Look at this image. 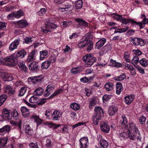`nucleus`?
I'll return each instance as SVG.
<instances>
[{"label": "nucleus", "instance_id": "obj_1", "mask_svg": "<svg viewBox=\"0 0 148 148\" xmlns=\"http://www.w3.org/2000/svg\"><path fill=\"white\" fill-rule=\"evenodd\" d=\"M26 52L23 50L18 51L17 53H14L11 55L9 57H8L3 58L0 57V64H3L5 62H8V64H10L11 66H13L16 64L17 61L16 59L19 57L23 58L26 55Z\"/></svg>", "mask_w": 148, "mask_h": 148}, {"label": "nucleus", "instance_id": "obj_2", "mask_svg": "<svg viewBox=\"0 0 148 148\" xmlns=\"http://www.w3.org/2000/svg\"><path fill=\"white\" fill-rule=\"evenodd\" d=\"M127 132L129 133L130 138L133 140L137 139L138 140L141 141V137L140 135V132L133 123H129L126 127Z\"/></svg>", "mask_w": 148, "mask_h": 148}, {"label": "nucleus", "instance_id": "obj_3", "mask_svg": "<svg viewBox=\"0 0 148 148\" xmlns=\"http://www.w3.org/2000/svg\"><path fill=\"white\" fill-rule=\"evenodd\" d=\"M95 114L93 116L92 119L93 123L95 125L98 124L99 121L101 119V116L103 114V111L102 108L100 107H96L95 109Z\"/></svg>", "mask_w": 148, "mask_h": 148}, {"label": "nucleus", "instance_id": "obj_4", "mask_svg": "<svg viewBox=\"0 0 148 148\" xmlns=\"http://www.w3.org/2000/svg\"><path fill=\"white\" fill-rule=\"evenodd\" d=\"M112 14L113 15V16L114 19L121 22L122 24L126 25L130 22L132 25H136V23H137V22L132 19H127L123 17L121 15L117 13H113Z\"/></svg>", "mask_w": 148, "mask_h": 148}, {"label": "nucleus", "instance_id": "obj_5", "mask_svg": "<svg viewBox=\"0 0 148 148\" xmlns=\"http://www.w3.org/2000/svg\"><path fill=\"white\" fill-rule=\"evenodd\" d=\"M78 46L80 48L87 47V51L89 52L93 47V43L92 41L86 40L82 41L78 44Z\"/></svg>", "mask_w": 148, "mask_h": 148}, {"label": "nucleus", "instance_id": "obj_6", "mask_svg": "<svg viewBox=\"0 0 148 148\" xmlns=\"http://www.w3.org/2000/svg\"><path fill=\"white\" fill-rule=\"evenodd\" d=\"M83 60L86 63L92 65L97 60V58L91 54H87L83 57Z\"/></svg>", "mask_w": 148, "mask_h": 148}, {"label": "nucleus", "instance_id": "obj_7", "mask_svg": "<svg viewBox=\"0 0 148 148\" xmlns=\"http://www.w3.org/2000/svg\"><path fill=\"white\" fill-rule=\"evenodd\" d=\"M57 27V25L54 23H48L44 27L41 28V31L45 33H47L52 29H55Z\"/></svg>", "mask_w": 148, "mask_h": 148}, {"label": "nucleus", "instance_id": "obj_8", "mask_svg": "<svg viewBox=\"0 0 148 148\" xmlns=\"http://www.w3.org/2000/svg\"><path fill=\"white\" fill-rule=\"evenodd\" d=\"M2 114L4 121H9L12 119L10 112L5 108L3 109L2 112Z\"/></svg>", "mask_w": 148, "mask_h": 148}, {"label": "nucleus", "instance_id": "obj_9", "mask_svg": "<svg viewBox=\"0 0 148 148\" xmlns=\"http://www.w3.org/2000/svg\"><path fill=\"white\" fill-rule=\"evenodd\" d=\"M0 76L4 81H10L13 79V77L11 74L6 73H2L0 75Z\"/></svg>", "mask_w": 148, "mask_h": 148}, {"label": "nucleus", "instance_id": "obj_10", "mask_svg": "<svg viewBox=\"0 0 148 148\" xmlns=\"http://www.w3.org/2000/svg\"><path fill=\"white\" fill-rule=\"evenodd\" d=\"M4 88L5 92L10 96H12L15 93V90L12 88V86L9 85L4 87Z\"/></svg>", "mask_w": 148, "mask_h": 148}, {"label": "nucleus", "instance_id": "obj_11", "mask_svg": "<svg viewBox=\"0 0 148 148\" xmlns=\"http://www.w3.org/2000/svg\"><path fill=\"white\" fill-rule=\"evenodd\" d=\"M28 67L30 70L36 71L39 69V65L38 62H33L29 65Z\"/></svg>", "mask_w": 148, "mask_h": 148}, {"label": "nucleus", "instance_id": "obj_12", "mask_svg": "<svg viewBox=\"0 0 148 148\" xmlns=\"http://www.w3.org/2000/svg\"><path fill=\"white\" fill-rule=\"evenodd\" d=\"M28 79L29 80H31L33 84H36L41 82L43 78L42 75H40L31 77H29Z\"/></svg>", "mask_w": 148, "mask_h": 148}, {"label": "nucleus", "instance_id": "obj_13", "mask_svg": "<svg viewBox=\"0 0 148 148\" xmlns=\"http://www.w3.org/2000/svg\"><path fill=\"white\" fill-rule=\"evenodd\" d=\"M19 43V40L18 39L15 40L10 45L9 47V50L11 51H12L17 49V46Z\"/></svg>", "mask_w": 148, "mask_h": 148}, {"label": "nucleus", "instance_id": "obj_14", "mask_svg": "<svg viewBox=\"0 0 148 148\" xmlns=\"http://www.w3.org/2000/svg\"><path fill=\"white\" fill-rule=\"evenodd\" d=\"M21 110L22 115L25 117H27L30 115V112L29 109L24 106L22 107L21 108Z\"/></svg>", "mask_w": 148, "mask_h": 148}, {"label": "nucleus", "instance_id": "obj_15", "mask_svg": "<svg viewBox=\"0 0 148 148\" xmlns=\"http://www.w3.org/2000/svg\"><path fill=\"white\" fill-rule=\"evenodd\" d=\"M131 42L135 45H140V46L143 45V41L141 39L138 38H132Z\"/></svg>", "mask_w": 148, "mask_h": 148}, {"label": "nucleus", "instance_id": "obj_16", "mask_svg": "<svg viewBox=\"0 0 148 148\" xmlns=\"http://www.w3.org/2000/svg\"><path fill=\"white\" fill-rule=\"evenodd\" d=\"M100 128L102 131L106 133L109 132L110 128L109 126L106 123H103L100 126Z\"/></svg>", "mask_w": 148, "mask_h": 148}, {"label": "nucleus", "instance_id": "obj_17", "mask_svg": "<svg viewBox=\"0 0 148 148\" xmlns=\"http://www.w3.org/2000/svg\"><path fill=\"white\" fill-rule=\"evenodd\" d=\"M106 42V38H101L96 43L95 45L96 48L98 49L101 48L104 45Z\"/></svg>", "mask_w": 148, "mask_h": 148}, {"label": "nucleus", "instance_id": "obj_18", "mask_svg": "<svg viewBox=\"0 0 148 148\" xmlns=\"http://www.w3.org/2000/svg\"><path fill=\"white\" fill-rule=\"evenodd\" d=\"M10 130V128L8 125H6L0 129V135H3L8 133Z\"/></svg>", "mask_w": 148, "mask_h": 148}, {"label": "nucleus", "instance_id": "obj_19", "mask_svg": "<svg viewBox=\"0 0 148 148\" xmlns=\"http://www.w3.org/2000/svg\"><path fill=\"white\" fill-rule=\"evenodd\" d=\"M24 129L25 132L29 136H32L34 134L33 130L29 125H25Z\"/></svg>", "mask_w": 148, "mask_h": 148}, {"label": "nucleus", "instance_id": "obj_20", "mask_svg": "<svg viewBox=\"0 0 148 148\" xmlns=\"http://www.w3.org/2000/svg\"><path fill=\"white\" fill-rule=\"evenodd\" d=\"M75 19L78 23L79 26L86 27L88 26V23L83 19L80 18H75Z\"/></svg>", "mask_w": 148, "mask_h": 148}, {"label": "nucleus", "instance_id": "obj_21", "mask_svg": "<svg viewBox=\"0 0 148 148\" xmlns=\"http://www.w3.org/2000/svg\"><path fill=\"white\" fill-rule=\"evenodd\" d=\"M61 115L59 111L57 110L54 111L52 115V119L53 120H59L61 117Z\"/></svg>", "mask_w": 148, "mask_h": 148}, {"label": "nucleus", "instance_id": "obj_22", "mask_svg": "<svg viewBox=\"0 0 148 148\" xmlns=\"http://www.w3.org/2000/svg\"><path fill=\"white\" fill-rule=\"evenodd\" d=\"M28 25L25 20H22L17 22L16 25L19 28H23Z\"/></svg>", "mask_w": 148, "mask_h": 148}, {"label": "nucleus", "instance_id": "obj_23", "mask_svg": "<svg viewBox=\"0 0 148 148\" xmlns=\"http://www.w3.org/2000/svg\"><path fill=\"white\" fill-rule=\"evenodd\" d=\"M148 24V18H146V16L144 17L143 22H137L136 25H138L140 27V29L143 28L145 27V25Z\"/></svg>", "mask_w": 148, "mask_h": 148}, {"label": "nucleus", "instance_id": "obj_24", "mask_svg": "<svg viewBox=\"0 0 148 148\" xmlns=\"http://www.w3.org/2000/svg\"><path fill=\"white\" fill-rule=\"evenodd\" d=\"M117 110V108L116 107L112 106L109 108L108 112L110 115L112 116L116 113Z\"/></svg>", "mask_w": 148, "mask_h": 148}, {"label": "nucleus", "instance_id": "obj_25", "mask_svg": "<svg viewBox=\"0 0 148 148\" xmlns=\"http://www.w3.org/2000/svg\"><path fill=\"white\" fill-rule=\"evenodd\" d=\"M134 97V95H132L125 97L124 99L125 103L128 105L130 104L133 101Z\"/></svg>", "mask_w": 148, "mask_h": 148}, {"label": "nucleus", "instance_id": "obj_26", "mask_svg": "<svg viewBox=\"0 0 148 148\" xmlns=\"http://www.w3.org/2000/svg\"><path fill=\"white\" fill-rule=\"evenodd\" d=\"M116 92L117 95H120L123 90L122 84L120 82H117L116 86Z\"/></svg>", "mask_w": 148, "mask_h": 148}, {"label": "nucleus", "instance_id": "obj_27", "mask_svg": "<svg viewBox=\"0 0 148 148\" xmlns=\"http://www.w3.org/2000/svg\"><path fill=\"white\" fill-rule=\"evenodd\" d=\"M114 86L113 84L110 82L107 83L105 85L106 90L108 91H112L114 88Z\"/></svg>", "mask_w": 148, "mask_h": 148}, {"label": "nucleus", "instance_id": "obj_28", "mask_svg": "<svg viewBox=\"0 0 148 148\" xmlns=\"http://www.w3.org/2000/svg\"><path fill=\"white\" fill-rule=\"evenodd\" d=\"M99 143L100 145L99 148H107L108 145V142L104 140H101Z\"/></svg>", "mask_w": 148, "mask_h": 148}, {"label": "nucleus", "instance_id": "obj_29", "mask_svg": "<svg viewBox=\"0 0 148 148\" xmlns=\"http://www.w3.org/2000/svg\"><path fill=\"white\" fill-rule=\"evenodd\" d=\"M80 145H88V139L87 137H84L79 140Z\"/></svg>", "mask_w": 148, "mask_h": 148}, {"label": "nucleus", "instance_id": "obj_30", "mask_svg": "<svg viewBox=\"0 0 148 148\" xmlns=\"http://www.w3.org/2000/svg\"><path fill=\"white\" fill-rule=\"evenodd\" d=\"M43 92V89L41 87H39L35 90L34 93L35 95L40 96L42 94Z\"/></svg>", "mask_w": 148, "mask_h": 148}, {"label": "nucleus", "instance_id": "obj_31", "mask_svg": "<svg viewBox=\"0 0 148 148\" xmlns=\"http://www.w3.org/2000/svg\"><path fill=\"white\" fill-rule=\"evenodd\" d=\"M140 64L144 67H146L148 65V60L143 58L139 60Z\"/></svg>", "mask_w": 148, "mask_h": 148}, {"label": "nucleus", "instance_id": "obj_32", "mask_svg": "<svg viewBox=\"0 0 148 148\" xmlns=\"http://www.w3.org/2000/svg\"><path fill=\"white\" fill-rule=\"evenodd\" d=\"M120 137L121 138V139H127L128 137L130 138L129 133L128 132L127 133L126 132H122L120 133Z\"/></svg>", "mask_w": 148, "mask_h": 148}, {"label": "nucleus", "instance_id": "obj_33", "mask_svg": "<svg viewBox=\"0 0 148 148\" xmlns=\"http://www.w3.org/2000/svg\"><path fill=\"white\" fill-rule=\"evenodd\" d=\"M7 97V95L5 94L1 95L0 96V106L3 103Z\"/></svg>", "mask_w": 148, "mask_h": 148}, {"label": "nucleus", "instance_id": "obj_34", "mask_svg": "<svg viewBox=\"0 0 148 148\" xmlns=\"http://www.w3.org/2000/svg\"><path fill=\"white\" fill-rule=\"evenodd\" d=\"M111 65L113 67H121L122 65L120 63L116 62L114 60L112 59L110 60Z\"/></svg>", "mask_w": 148, "mask_h": 148}, {"label": "nucleus", "instance_id": "obj_35", "mask_svg": "<svg viewBox=\"0 0 148 148\" xmlns=\"http://www.w3.org/2000/svg\"><path fill=\"white\" fill-rule=\"evenodd\" d=\"M112 48L110 44L104 46L102 49V51L104 53H106L110 51Z\"/></svg>", "mask_w": 148, "mask_h": 148}, {"label": "nucleus", "instance_id": "obj_36", "mask_svg": "<svg viewBox=\"0 0 148 148\" xmlns=\"http://www.w3.org/2000/svg\"><path fill=\"white\" fill-rule=\"evenodd\" d=\"M40 60H42L44 58L46 57L47 53L48 51L47 50H44L40 52Z\"/></svg>", "mask_w": 148, "mask_h": 148}, {"label": "nucleus", "instance_id": "obj_37", "mask_svg": "<svg viewBox=\"0 0 148 148\" xmlns=\"http://www.w3.org/2000/svg\"><path fill=\"white\" fill-rule=\"evenodd\" d=\"M70 106L71 108L75 110H77L80 108L79 105L76 103H71Z\"/></svg>", "mask_w": 148, "mask_h": 148}, {"label": "nucleus", "instance_id": "obj_38", "mask_svg": "<svg viewBox=\"0 0 148 148\" xmlns=\"http://www.w3.org/2000/svg\"><path fill=\"white\" fill-rule=\"evenodd\" d=\"M51 64L48 60L43 62L41 65V67L42 69H47L49 68Z\"/></svg>", "mask_w": 148, "mask_h": 148}, {"label": "nucleus", "instance_id": "obj_39", "mask_svg": "<svg viewBox=\"0 0 148 148\" xmlns=\"http://www.w3.org/2000/svg\"><path fill=\"white\" fill-rule=\"evenodd\" d=\"M126 78V75L125 74L123 73L120 75L116 76L114 77V80L116 81H120Z\"/></svg>", "mask_w": 148, "mask_h": 148}, {"label": "nucleus", "instance_id": "obj_40", "mask_svg": "<svg viewBox=\"0 0 148 148\" xmlns=\"http://www.w3.org/2000/svg\"><path fill=\"white\" fill-rule=\"evenodd\" d=\"M39 101V99L34 96H32L29 100L30 103H38Z\"/></svg>", "mask_w": 148, "mask_h": 148}, {"label": "nucleus", "instance_id": "obj_41", "mask_svg": "<svg viewBox=\"0 0 148 148\" xmlns=\"http://www.w3.org/2000/svg\"><path fill=\"white\" fill-rule=\"evenodd\" d=\"M7 138L0 139V148L4 147L7 144Z\"/></svg>", "mask_w": 148, "mask_h": 148}, {"label": "nucleus", "instance_id": "obj_42", "mask_svg": "<svg viewBox=\"0 0 148 148\" xmlns=\"http://www.w3.org/2000/svg\"><path fill=\"white\" fill-rule=\"evenodd\" d=\"M63 90L62 89L57 90L52 94V95L49 97V98L51 99L53 98L54 96H56L60 93L62 92Z\"/></svg>", "mask_w": 148, "mask_h": 148}, {"label": "nucleus", "instance_id": "obj_43", "mask_svg": "<svg viewBox=\"0 0 148 148\" xmlns=\"http://www.w3.org/2000/svg\"><path fill=\"white\" fill-rule=\"evenodd\" d=\"M14 12L15 14V17L16 18H19L23 16L24 14L23 12L21 10L15 11Z\"/></svg>", "mask_w": 148, "mask_h": 148}, {"label": "nucleus", "instance_id": "obj_44", "mask_svg": "<svg viewBox=\"0 0 148 148\" xmlns=\"http://www.w3.org/2000/svg\"><path fill=\"white\" fill-rule=\"evenodd\" d=\"M83 2L82 0H78L75 2V7L77 9H80L82 7Z\"/></svg>", "mask_w": 148, "mask_h": 148}, {"label": "nucleus", "instance_id": "obj_45", "mask_svg": "<svg viewBox=\"0 0 148 148\" xmlns=\"http://www.w3.org/2000/svg\"><path fill=\"white\" fill-rule=\"evenodd\" d=\"M112 97V95H105L102 97L103 100V101H107L111 99Z\"/></svg>", "mask_w": 148, "mask_h": 148}, {"label": "nucleus", "instance_id": "obj_46", "mask_svg": "<svg viewBox=\"0 0 148 148\" xmlns=\"http://www.w3.org/2000/svg\"><path fill=\"white\" fill-rule=\"evenodd\" d=\"M27 90V88L23 87L21 88L20 90L19 91V93L18 95L20 96H23L24 94L25 93Z\"/></svg>", "mask_w": 148, "mask_h": 148}, {"label": "nucleus", "instance_id": "obj_47", "mask_svg": "<svg viewBox=\"0 0 148 148\" xmlns=\"http://www.w3.org/2000/svg\"><path fill=\"white\" fill-rule=\"evenodd\" d=\"M122 119L120 121V123L122 125H127V120L125 116L123 115L122 117Z\"/></svg>", "mask_w": 148, "mask_h": 148}, {"label": "nucleus", "instance_id": "obj_48", "mask_svg": "<svg viewBox=\"0 0 148 148\" xmlns=\"http://www.w3.org/2000/svg\"><path fill=\"white\" fill-rule=\"evenodd\" d=\"M10 115L14 119H17L16 117L18 116V113L16 110H14L10 112Z\"/></svg>", "mask_w": 148, "mask_h": 148}, {"label": "nucleus", "instance_id": "obj_49", "mask_svg": "<svg viewBox=\"0 0 148 148\" xmlns=\"http://www.w3.org/2000/svg\"><path fill=\"white\" fill-rule=\"evenodd\" d=\"M33 117L36 122H37V125H40V124L42 123V120L39 118L38 116H33Z\"/></svg>", "mask_w": 148, "mask_h": 148}, {"label": "nucleus", "instance_id": "obj_50", "mask_svg": "<svg viewBox=\"0 0 148 148\" xmlns=\"http://www.w3.org/2000/svg\"><path fill=\"white\" fill-rule=\"evenodd\" d=\"M81 71L79 69V68H73L71 70V73L73 74L78 73Z\"/></svg>", "mask_w": 148, "mask_h": 148}, {"label": "nucleus", "instance_id": "obj_51", "mask_svg": "<svg viewBox=\"0 0 148 148\" xmlns=\"http://www.w3.org/2000/svg\"><path fill=\"white\" fill-rule=\"evenodd\" d=\"M55 86L52 84L49 85L47 87V89L45 90V91H48L50 92L52 90L54 89Z\"/></svg>", "mask_w": 148, "mask_h": 148}, {"label": "nucleus", "instance_id": "obj_52", "mask_svg": "<svg viewBox=\"0 0 148 148\" xmlns=\"http://www.w3.org/2000/svg\"><path fill=\"white\" fill-rule=\"evenodd\" d=\"M18 66L23 71L25 72L26 71L27 67L23 63H19L18 64Z\"/></svg>", "mask_w": 148, "mask_h": 148}, {"label": "nucleus", "instance_id": "obj_53", "mask_svg": "<svg viewBox=\"0 0 148 148\" xmlns=\"http://www.w3.org/2000/svg\"><path fill=\"white\" fill-rule=\"evenodd\" d=\"M129 55L127 52H125L124 53V58L126 61L128 62H130V59H129Z\"/></svg>", "mask_w": 148, "mask_h": 148}, {"label": "nucleus", "instance_id": "obj_54", "mask_svg": "<svg viewBox=\"0 0 148 148\" xmlns=\"http://www.w3.org/2000/svg\"><path fill=\"white\" fill-rule=\"evenodd\" d=\"M139 61V62L138 57L137 56H134V58L132 59V62L133 64H136L138 63Z\"/></svg>", "mask_w": 148, "mask_h": 148}, {"label": "nucleus", "instance_id": "obj_55", "mask_svg": "<svg viewBox=\"0 0 148 148\" xmlns=\"http://www.w3.org/2000/svg\"><path fill=\"white\" fill-rule=\"evenodd\" d=\"M124 66L125 68L127 70L128 69L131 70L134 69V67L132 66L127 63H125Z\"/></svg>", "mask_w": 148, "mask_h": 148}, {"label": "nucleus", "instance_id": "obj_56", "mask_svg": "<svg viewBox=\"0 0 148 148\" xmlns=\"http://www.w3.org/2000/svg\"><path fill=\"white\" fill-rule=\"evenodd\" d=\"M85 40H89V39L92 38V35L90 32L87 33L84 36Z\"/></svg>", "mask_w": 148, "mask_h": 148}, {"label": "nucleus", "instance_id": "obj_57", "mask_svg": "<svg viewBox=\"0 0 148 148\" xmlns=\"http://www.w3.org/2000/svg\"><path fill=\"white\" fill-rule=\"evenodd\" d=\"M29 146L30 148H39L36 143H31L29 144Z\"/></svg>", "mask_w": 148, "mask_h": 148}, {"label": "nucleus", "instance_id": "obj_58", "mask_svg": "<svg viewBox=\"0 0 148 148\" xmlns=\"http://www.w3.org/2000/svg\"><path fill=\"white\" fill-rule=\"evenodd\" d=\"M96 103V100L95 99H91L90 101L89 106L90 107V108L91 109L92 106H94Z\"/></svg>", "mask_w": 148, "mask_h": 148}, {"label": "nucleus", "instance_id": "obj_59", "mask_svg": "<svg viewBox=\"0 0 148 148\" xmlns=\"http://www.w3.org/2000/svg\"><path fill=\"white\" fill-rule=\"evenodd\" d=\"M46 10L45 8H42L38 12V14L39 16H42L43 14H45L46 12Z\"/></svg>", "mask_w": 148, "mask_h": 148}, {"label": "nucleus", "instance_id": "obj_60", "mask_svg": "<svg viewBox=\"0 0 148 148\" xmlns=\"http://www.w3.org/2000/svg\"><path fill=\"white\" fill-rule=\"evenodd\" d=\"M31 38L25 37L24 39V40L23 41V43H26L28 44L29 42H32L31 40Z\"/></svg>", "mask_w": 148, "mask_h": 148}, {"label": "nucleus", "instance_id": "obj_61", "mask_svg": "<svg viewBox=\"0 0 148 148\" xmlns=\"http://www.w3.org/2000/svg\"><path fill=\"white\" fill-rule=\"evenodd\" d=\"M15 17V14L14 12L9 14L7 16L8 19H12Z\"/></svg>", "mask_w": 148, "mask_h": 148}, {"label": "nucleus", "instance_id": "obj_62", "mask_svg": "<svg viewBox=\"0 0 148 148\" xmlns=\"http://www.w3.org/2000/svg\"><path fill=\"white\" fill-rule=\"evenodd\" d=\"M135 67L137 69L139 72L142 74L145 73L144 70L141 67L138 66H136Z\"/></svg>", "mask_w": 148, "mask_h": 148}, {"label": "nucleus", "instance_id": "obj_63", "mask_svg": "<svg viewBox=\"0 0 148 148\" xmlns=\"http://www.w3.org/2000/svg\"><path fill=\"white\" fill-rule=\"evenodd\" d=\"M72 24L71 21L67 22L66 21H64L63 22V25L64 27H66L69 26V25Z\"/></svg>", "mask_w": 148, "mask_h": 148}, {"label": "nucleus", "instance_id": "obj_64", "mask_svg": "<svg viewBox=\"0 0 148 148\" xmlns=\"http://www.w3.org/2000/svg\"><path fill=\"white\" fill-rule=\"evenodd\" d=\"M146 119V118L145 116H142L139 119V121L141 124H143L145 123Z\"/></svg>", "mask_w": 148, "mask_h": 148}]
</instances>
